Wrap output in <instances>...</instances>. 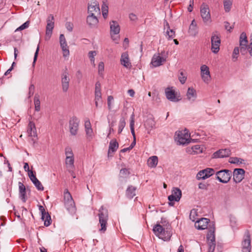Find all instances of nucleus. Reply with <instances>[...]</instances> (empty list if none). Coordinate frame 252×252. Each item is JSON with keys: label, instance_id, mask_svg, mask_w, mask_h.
I'll use <instances>...</instances> for the list:
<instances>
[{"label": "nucleus", "instance_id": "f257e3e1", "mask_svg": "<svg viewBox=\"0 0 252 252\" xmlns=\"http://www.w3.org/2000/svg\"><path fill=\"white\" fill-rule=\"evenodd\" d=\"M215 226L214 222H210L209 225L208 232L207 235L208 245V252H214L215 247Z\"/></svg>", "mask_w": 252, "mask_h": 252}, {"label": "nucleus", "instance_id": "f03ea898", "mask_svg": "<svg viewBox=\"0 0 252 252\" xmlns=\"http://www.w3.org/2000/svg\"><path fill=\"white\" fill-rule=\"evenodd\" d=\"M98 217L99 222L101 226L99 231L104 233L106 230L108 220V212L103 206H101L99 210Z\"/></svg>", "mask_w": 252, "mask_h": 252}, {"label": "nucleus", "instance_id": "7ed1b4c3", "mask_svg": "<svg viewBox=\"0 0 252 252\" xmlns=\"http://www.w3.org/2000/svg\"><path fill=\"white\" fill-rule=\"evenodd\" d=\"M64 204L66 210L69 213L73 214L75 212L74 201L67 189H65L64 191Z\"/></svg>", "mask_w": 252, "mask_h": 252}, {"label": "nucleus", "instance_id": "20e7f679", "mask_svg": "<svg viewBox=\"0 0 252 252\" xmlns=\"http://www.w3.org/2000/svg\"><path fill=\"white\" fill-rule=\"evenodd\" d=\"M216 179L222 183H228L231 179V171L228 169H223L217 172Z\"/></svg>", "mask_w": 252, "mask_h": 252}, {"label": "nucleus", "instance_id": "39448f33", "mask_svg": "<svg viewBox=\"0 0 252 252\" xmlns=\"http://www.w3.org/2000/svg\"><path fill=\"white\" fill-rule=\"evenodd\" d=\"M182 196V191L178 188H173L172 190V194L168 196V199L169 202L168 204L169 206H173L174 205V201H179Z\"/></svg>", "mask_w": 252, "mask_h": 252}, {"label": "nucleus", "instance_id": "423d86ee", "mask_svg": "<svg viewBox=\"0 0 252 252\" xmlns=\"http://www.w3.org/2000/svg\"><path fill=\"white\" fill-rule=\"evenodd\" d=\"M217 33V32H213L211 36V49L215 54L219 51L220 45V37Z\"/></svg>", "mask_w": 252, "mask_h": 252}, {"label": "nucleus", "instance_id": "0eeeda50", "mask_svg": "<svg viewBox=\"0 0 252 252\" xmlns=\"http://www.w3.org/2000/svg\"><path fill=\"white\" fill-rule=\"evenodd\" d=\"M251 235L248 230H246L242 243V252H251Z\"/></svg>", "mask_w": 252, "mask_h": 252}, {"label": "nucleus", "instance_id": "6e6552de", "mask_svg": "<svg viewBox=\"0 0 252 252\" xmlns=\"http://www.w3.org/2000/svg\"><path fill=\"white\" fill-rule=\"evenodd\" d=\"M79 120L75 116L71 117L69 121V132L72 135H76L78 130Z\"/></svg>", "mask_w": 252, "mask_h": 252}, {"label": "nucleus", "instance_id": "1a4fd4ad", "mask_svg": "<svg viewBox=\"0 0 252 252\" xmlns=\"http://www.w3.org/2000/svg\"><path fill=\"white\" fill-rule=\"evenodd\" d=\"M200 14L204 23L211 21L209 6L205 3H203L200 6Z\"/></svg>", "mask_w": 252, "mask_h": 252}, {"label": "nucleus", "instance_id": "9d476101", "mask_svg": "<svg viewBox=\"0 0 252 252\" xmlns=\"http://www.w3.org/2000/svg\"><path fill=\"white\" fill-rule=\"evenodd\" d=\"M88 12L89 15H100V10L98 2L95 0L88 3Z\"/></svg>", "mask_w": 252, "mask_h": 252}, {"label": "nucleus", "instance_id": "9b49d317", "mask_svg": "<svg viewBox=\"0 0 252 252\" xmlns=\"http://www.w3.org/2000/svg\"><path fill=\"white\" fill-rule=\"evenodd\" d=\"M67 70V69L65 68V70L61 75L62 87L63 92H66L69 88L70 79Z\"/></svg>", "mask_w": 252, "mask_h": 252}, {"label": "nucleus", "instance_id": "f8f14e48", "mask_svg": "<svg viewBox=\"0 0 252 252\" xmlns=\"http://www.w3.org/2000/svg\"><path fill=\"white\" fill-rule=\"evenodd\" d=\"M59 39L60 46L63 52V56L66 57L69 55V51L65 38L63 34H60Z\"/></svg>", "mask_w": 252, "mask_h": 252}, {"label": "nucleus", "instance_id": "ddd939ff", "mask_svg": "<svg viewBox=\"0 0 252 252\" xmlns=\"http://www.w3.org/2000/svg\"><path fill=\"white\" fill-rule=\"evenodd\" d=\"M245 171L242 168H236L233 172V180L238 183L244 178Z\"/></svg>", "mask_w": 252, "mask_h": 252}, {"label": "nucleus", "instance_id": "4468645a", "mask_svg": "<svg viewBox=\"0 0 252 252\" xmlns=\"http://www.w3.org/2000/svg\"><path fill=\"white\" fill-rule=\"evenodd\" d=\"M110 28L111 38L113 40H115L116 39L114 35L119 33L120 31V26L117 21H112L110 22Z\"/></svg>", "mask_w": 252, "mask_h": 252}, {"label": "nucleus", "instance_id": "2eb2a0df", "mask_svg": "<svg viewBox=\"0 0 252 252\" xmlns=\"http://www.w3.org/2000/svg\"><path fill=\"white\" fill-rule=\"evenodd\" d=\"M165 61L166 57H161L159 54H155L152 58L151 64L154 67H158L162 65Z\"/></svg>", "mask_w": 252, "mask_h": 252}, {"label": "nucleus", "instance_id": "dca6fc26", "mask_svg": "<svg viewBox=\"0 0 252 252\" xmlns=\"http://www.w3.org/2000/svg\"><path fill=\"white\" fill-rule=\"evenodd\" d=\"M209 222H210L209 219L202 218L195 221V227L198 229L203 230L207 228Z\"/></svg>", "mask_w": 252, "mask_h": 252}, {"label": "nucleus", "instance_id": "f3484780", "mask_svg": "<svg viewBox=\"0 0 252 252\" xmlns=\"http://www.w3.org/2000/svg\"><path fill=\"white\" fill-rule=\"evenodd\" d=\"M231 155L229 149H220L215 152L213 155V158H223L228 157Z\"/></svg>", "mask_w": 252, "mask_h": 252}, {"label": "nucleus", "instance_id": "a211bd4d", "mask_svg": "<svg viewBox=\"0 0 252 252\" xmlns=\"http://www.w3.org/2000/svg\"><path fill=\"white\" fill-rule=\"evenodd\" d=\"M165 94L166 98L171 101L172 102H178L180 100L175 94V91L173 90H170L169 88H167L165 90Z\"/></svg>", "mask_w": 252, "mask_h": 252}, {"label": "nucleus", "instance_id": "6ab92c4d", "mask_svg": "<svg viewBox=\"0 0 252 252\" xmlns=\"http://www.w3.org/2000/svg\"><path fill=\"white\" fill-rule=\"evenodd\" d=\"M200 69L202 79L205 82L207 83L210 78L209 67L206 65H203L201 66Z\"/></svg>", "mask_w": 252, "mask_h": 252}, {"label": "nucleus", "instance_id": "aec40b11", "mask_svg": "<svg viewBox=\"0 0 252 252\" xmlns=\"http://www.w3.org/2000/svg\"><path fill=\"white\" fill-rule=\"evenodd\" d=\"M98 15H89L87 17V23L91 28L95 27L97 26L98 23V20L97 18Z\"/></svg>", "mask_w": 252, "mask_h": 252}, {"label": "nucleus", "instance_id": "412c9836", "mask_svg": "<svg viewBox=\"0 0 252 252\" xmlns=\"http://www.w3.org/2000/svg\"><path fill=\"white\" fill-rule=\"evenodd\" d=\"M19 197L23 202H26L27 197L26 196V189L25 185L21 182L18 183Z\"/></svg>", "mask_w": 252, "mask_h": 252}, {"label": "nucleus", "instance_id": "4be33fe9", "mask_svg": "<svg viewBox=\"0 0 252 252\" xmlns=\"http://www.w3.org/2000/svg\"><path fill=\"white\" fill-rule=\"evenodd\" d=\"M119 147V144L116 139L112 140L109 143L108 151V157H112L111 154L115 152Z\"/></svg>", "mask_w": 252, "mask_h": 252}, {"label": "nucleus", "instance_id": "5701e85b", "mask_svg": "<svg viewBox=\"0 0 252 252\" xmlns=\"http://www.w3.org/2000/svg\"><path fill=\"white\" fill-rule=\"evenodd\" d=\"M121 62V64L126 68H130L131 66L128 58V54L127 52H124L122 54Z\"/></svg>", "mask_w": 252, "mask_h": 252}, {"label": "nucleus", "instance_id": "b1692460", "mask_svg": "<svg viewBox=\"0 0 252 252\" xmlns=\"http://www.w3.org/2000/svg\"><path fill=\"white\" fill-rule=\"evenodd\" d=\"M28 133L29 136L35 138L37 136L35 124L32 121L28 124Z\"/></svg>", "mask_w": 252, "mask_h": 252}, {"label": "nucleus", "instance_id": "393cba45", "mask_svg": "<svg viewBox=\"0 0 252 252\" xmlns=\"http://www.w3.org/2000/svg\"><path fill=\"white\" fill-rule=\"evenodd\" d=\"M178 141L180 145H184L189 142L188 134H183L181 132H179L178 134Z\"/></svg>", "mask_w": 252, "mask_h": 252}, {"label": "nucleus", "instance_id": "a878e982", "mask_svg": "<svg viewBox=\"0 0 252 252\" xmlns=\"http://www.w3.org/2000/svg\"><path fill=\"white\" fill-rule=\"evenodd\" d=\"M153 231L157 236L163 235L165 234L164 228L160 224H156L153 228Z\"/></svg>", "mask_w": 252, "mask_h": 252}, {"label": "nucleus", "instance_id": "bb28decb", "mask_svg": "<svg viewBox=\"0 0 252 252\" xmlns=\"http://www.w3.org/2000/svg\"><path fill=\"white\" fill-rule=\"evenodd\" d=\"M187 96L189 100L194 101L196 97L195 90L192 88H189L187 93Z\"/></svg>", "mask_w": 252, "mask_h": 252}, {"label": "nucleus", "instance_id": "cd10ccee", "mask_svg": "<svg viewBox=\"0 0 252 252\" xmlns=\"http://www.w3.org/2000/svg\"><path fill=\"white\" fill-rule=\"evenodd\" d=\"M136 188L132 186H129L126 190V195L129 198H132L135 195Z\"/></svg>", "mask_w": 252, "mask_h": 252}, {"label": "nucleus", "instance_id": "c85d7f7f", "mask_svg": "<svg viewBox=\"0 0 252 252\" xmlns=\"http://www.w3.org/2000/svg\"><path fill=\"white\" fill-rule=\"evenodd\" d=\"M189 32L191 35L195 36L197 33V25L195 20H193L189 27Z\"/></svg>", "mask_w": 252, "mask_h": 252}, {"label": "nucleus", "instance_id": "c756f323", "mask_svg": "<svg viewBox=\"0 0 252 252\" xmlns=\"http://www.w3.org/2000/svg\"><path fill=\"white\" fill-rule=\"evenodd\" d=\"M158 158L157 156H152L148 160V165L150 167H155L158 164Z\"/></svg>", "mask_w": 252, "mask_h": 252}, {"label": "nucleus", "instance_id": "7c9ffc66", "mask_svg": "<svg viewBox=\"0 0 252 252\" xmlns=\"http://www.w3.org/2000/svg\"><path fill=\"white\" fill-rule=\"evenodd\" d=\"M233 0H223L224 9L225 12H229L232 8Z\"/></svg>", "mask_w": 252, "mask_h": 252}, {"label": "nucleus", "instance_id": "2f4dec72", "mask_svg": "<svg viewBox=\"0 0 252 252\" xmlns=\"http://www.w3.org/2000/svg\"><path fill=\"white\" fill-rule=\"evenodd\" d=\"M74 157H66L65 158V164L67 169L74 168Z\"/></svg>", "mask_w": 252, "mask_h": 252}, {"label": "nucleus", "instance_id": "473e14b6", "mask_svg": "<svg viewBox=\"0 0 252 252\" xmlns=\"http://www.w3.org/2000/svg\"><path fill=\"white\" fill-rule=\"evenodd\" d=\"M155 125L156 122L152 118H148L145 123V126L147 129H151L155 126Z\"/></svg>", "mask_w": 252, "mask_h": 252}, {"label": "nucleus", "instance_id": "72a5a7b5", "mask_svg": "<svg viewBox=\"0 0 252 252\" xmlns=\"http://www.w3.org/2000/svg\"><path fill=\"white\" fill-rule=\"evenodd\" d=\"M244 44H248V40L245 32H242L239 38V45L243 46Z\"/></svg>", "mask_w": 252, "mask_h": 252}, {"label": "nucleus", "instance_id": "f704fd0d", "mask_svg": "<svg viewBox=\"0 0 252 252\" xmlns=\"http://www.w3.org/2000/svg\"><path fill=\"white\" fill-rule=\"evenodd\" d=\"M34 104L35 110L38 112L40 110V101L39 99V95L36 94L34 97Z\"/></svg>", "mask_w": 252, "mask_h": 252}, {"label": "nucleus", "instance_id": "c9c22d12", "mask_svg": "<svg viewBox=\"0 0 252 252\" xmlns=\"http://www.w3.org/2000/svg\"><path fill=\"white\" fill-rule=\"evenodd\" d=\"M134 114L133 113L130 117V128L131 134L133 137V138H136L135 132H134Z\"/></svg>", "mask_w": 252, "mask_h": 252}, {"label": "nucleus", "instance_id": "e433bc0d", "mask_svg": "<svg viewBox=\"0 0 252 252\" xmlns=\"http://www.w3.org/2000/svg\"><path fill=\"white\" fill-rule=\"evenodd\" d=\"M95 105L98 107L99 103H102L101 93H95Z\"/></svg>", "mask_w": 252, "mask_h": 252}, {"label": "nucleus", "instance_id": "4c0bfd02", "mask_svg": "<svg viewBox=\"0 0 252 252\" xmlns=\"http://www.w3.org/2000/svg\"><path fill=\"white\" fill-rule=\"evenodd\" d=\"M203 170L205 174V177H207V178H209L215 173V171L213 168H207L205 169H203Z\"/></svg>", "mask_w": 252, "mask_h": 252}, {"label": "nucleus", "instance_id": "58836bf2", "mask_svg": "<svg viewBox=\"0 0 252 252\" xmlns=\"http://www.w3.org/2000/svg\"><path fill=\"white\" fill-rule=\"evenodd\" d=\"M244 161V159L241 158H239L237 157H232L229 159V162L231 163L238 164L242 163Z\"/></svg>", "mask_w": 252, "mask_h": 252}, {"label": "nucleus", "instance_id": "ea45409f", "mask_svg": "<svg viewBox=\"0 0 252 252\" xmlns=\"http://www.w3.org/2000/svg\"><path fill=\"white\" fill-rule=\"evenodd\" d=\"M101 9H102V15H103L104 18L105 19V18H106V17H107V15H108V7L107 5H106L105 4L104 2H103V4L102 5Z\"/></svg>", "mask_w": 252, "mask_h": 252}, {"label": "nucleus", "instance_id": "a19ab883", "mask_svg": "<svg viewBox=\"0 0 252 252\" xmlns=\"http://www.w3.org/2000/svg\"><path fill=\"white\" fill-rule=\"evenodd\" d=\"M44 221V225L46 226H49L51 223V219L50 215L48 212L46 213L45 215V219L44 220H43Z\"/></svg>", "mask_w": 252, "mask_h": 252}, {"label": "nucleus", "instance_id": "79ce46f5", "mask_svg": "<svg viewBox=\"0 0 252 252\" xmlns=\"http://www.w3.org/2000/svg\"><path fill=\"white\" fill-rule=\"evenodd\" d=\"M126 126V122L124 118H122L119 123L118 133H121Z\"/></svg>", "mask_w": 252, "mask_h": 252}, {"label": "nucleus", "instance_id": "37998d69", "mask_svg": "<svg viewBox=\"0 0 252 252\" xmlns=\"http://www.w3.org/2000/svg\"><path fill=\"white\" fill-rule=\"evenodd\" d=\"M210 184L206 182H201L198 184V188L201 189L207 190Z\"/></svg>", "mask_w": 252, "mask_h": 252}, {"label": "nucleus", "instance_id": "c03bdc74", "mask_svg": "<svg viewBox=\"0 0 252 252\" xmlns=\"http://www.w3.org/2000/svg\"><path fill=\"white\" fill-rule=\"evenodd\" d=\"M166 34L168 36V39L169 40L173 39L175 37V32L173 30H167Z\"/></svg>", "mask_w": 252, "mask_h": 252}, {"label": "nucleus", "instance_id": "a18cd8bd", "mask_svg": "<svg viewBox=\"0 0 252 252\" xmlns=\"http://www.w3.org/2000/svg\"><path fill=\"white\" fill-rule=\"evenodd\" d=\"M32 183L38 190H43L44 187H43L41 182L38 179H37Z\"/></svg>", "mask_w": 252, "mask_h": 252}, {"label": "nucleus", "instance_id": "49530a36", "mask_svg": "<svg viewBox=\"0 0 252 252\" xmlns=\"http://www.w3.org/2000/svg\"><path fill=\"white\" fill-rule=\"evenodd\" d=\"M179 80L181 84H184L187 80V76L183 71H181L179 76Z\"/></svg>", "mask_w": 252, "mask_h": 252}, {"label": "nucleus", "instance_id": "de8ad7c7", "mask_svg": "<svg viewBox=\"0 0 252 252\" xmlns=\"http://www.w3.org/2000/svg\"><path fill=\"white\" fill-rule=\"evenodd\" d=\"M205 172L203 170H202L197 173L196 178L198 180H200L201 179L205 180L207 178V177H205Z\"/></svg>", "mask_w": 252, "mask_h": 252}, {"label": "nucleus", "instance_id": "09e8293b", "mask_svg": "<svg viewBox=\"0 0 252 252\" xmlns=\"http://www.w3.org/2000/svg\"><path fill=\"white\" fill-rule=\"evenodd\" d=\"M239 53V48L238 47H236L234 48L233 52V55H232V58L233 61L235 62L237 60L238 58V55Z\"/></svg>", "mask_w": 252, "mask_h": 252}, {"label": "nucleus", "instance_id": "8fccbe9b", "mask_svg": "<svg viewBox=\"0 0 252 252\" xmlns=\"http://www.w3.org/2000/svg\"><path fill=\"white\" fill-rule=\"evenodd\" d=\"M249 45L248 44H244L243 46H240L239 51L242 55H245L248 50Z\"/></svg>", "mask_w": 252, "mask_h": 252}, {"label": "nucleus", "instance_id": "3c124183", "mask_svg": "<svg viewBox=\"0 0 252 252\" xmlns=\"http://www.w3.org/2000/svg\"><path fill=\"white\" fill-rule=\"evenodd\" d=\"M96 54L95 51H91L89 52V57L90 59L91 62L94 65V56Z\"/></svg>", "mask_w": 252, "mask_h": 252}, {"label": "nucleus", "instance_id": "603ef678", "mask_svg": "<svg viewBox=\"0 0 252 252\" xmlns=\"http://www.w3.org/2000/svg\"><path fill=\"white\" fill-rule=\"evenodd\" d=\"M197 215V213L195 210L192 209L191 210L190 215H189V219L192 221H195L196 220V216Z\"/></svg>", "mask_w": 252, "mask_h": 252}, {"label": "nucleus", "instance_id": "864d4df0", "mask_svg": "<svg viewBox=\"0 0 252 252\" xmlns=\"http://www.w3.org/2000/svg\"><path fill=\"white\" fill-rule=\"evenodd\" d=\"M29 25H30V22L28 21L26 22L25 23H24L23 24H22L21 26H20L19 28H18L16 30V31L23 30L28 28L29 26Z\"/></svg>", "mask_w": 252, "mask_h": 252}, {"label": "nucleus", "instance_id": "5fc2aeb1", "mask_svg": "<svg viewBox=\"0 0 252 252\" xmlns=\"http://www.w3.org/2000/svg\"><path fill=\"white\" fill-rule=\"evenodd\" d=\"M104 69V65L103 62H100L98 65V74L101 75L103 73Z\"/></svg>", "mask_w": 252, "mask_h": 252}, {"label": "nucleus", "instance_id": "6e6d98bb", "mask_svg": "<svg viewBox=\"0 0 252 252\" xmlns=\"http://www.w3.org/2000/svg\"><path fill=\"white\" fill-rule=\"evenodd\" d=\"M65 154L66 157H74L72 149L70 147H66L65 149Z\"/></svg>", "mask_w": 252, "mask_h": 252}, {"label": "nucleus", "instance_id": "4d7b16f0", "mask_svg": "<svg viewBox=\"0 0 252 252\" xmlns=\"http://www.w3.org/2000/svg\"><path fill=\"white\" fill-rule=\"evenodd\" d=\"M39 210L41 213V219L42 220H44L45 219V215L47 212H46L44 208L42 205L39 206Z\"/></svg>", "mask_w": 252, "mask_h": 252}, {"label": "nucleus", "instance_id": "13d9d810", "mask_svg": "<svg viewBox=\"0 0 252 252\" xmlns=\"http://www.w3.org/2000/svg\"><path fill=\"white\" fill-rule=\"evenodd\" d=\"M224 27L225 29L228 31L229 32H231V30L233 29V26H230V24L228 22H224Z\"/></svg>", "mask_w": 252, "mask_h": 252}, {"label": "nucleus", "instance_id": "bf43d9fd", "mask_svg": "<svg viewBox=\"0 0 252 252\" xmlns=\"http://www.w3.org/2000/svg\"><path fill=\"white\" fill-rule=\"evenodd\" d=\"M114 99L112 95H109L107 97V104L109 110L111 109V101Z\"/></svg>", "mask_w": 252, "mask_h": 252}, {"label": "nucleus", "instance_id": "052dcab7", "mask_svg": "<svg viewBox=\"0 0 252 252\" xmlns=\"http://www.w3.org/2000/svg\"><path fill=\"white\" fill-rule=\"evenodd\" d=\"M65 27L67 30L69 32H72L73 30V25L72 23L68 22L65 24Z\"/></svg>", "mask_w": 252, "mask_h": 252}, {"label": "nucleus", "instance_id": "680f3d73", "mask_svg": "<svg viewBox=\"0 0 252 252\" xmlns=\"http://www.w3.org/2000/svg\"><path fill=\"white\" fill-rule=\"evenodd\" d=\"M86 135L88 138H92L93 131L92 128L85 129Z\"/></svg>", "mask_w": 252, "mask_h": 252}, {"label": "nucleus", "instance_id": "e2e57ef3", "mask_svg": "<svg viewBox=\"0 0 252 252\" xmlns=\"http://www.w3.org/2000/svg\"><path fill=\"white\" fill-rule=\"evenodd\" d=\"M192 149L194 153H198L199 152H202V150L200 149V146L198 145L193 146Z\"/></svg>", "mask_w": 252, "mask_h": 252}, {"label": "nucleus", "instance_id": "0e129e2a", "mask_svg": "<svg viewBox=\"0 0 252 252\" xmlns=\"http://www.w3.org/2000/svg\"><path fill=\"white\" fill-rule=\"evenodd\" d=\"M120 174L124 176H127L130 173L126 168H123L120 170Z\"/></svg>", "mask_w": 252, "mask_h": 252}, {"label": "nucleus", "instance_id": "69168bd1", "mask_svg": "<svg viewBox=\"0 0 252 252\" xmlns=\"http://www.w3.org/2000/svg\"><path fill=\"white\" fill-rule=\"evenodd\" d=\"M54 27V23H48L46 26V31H52Z\"/></svg>", "mask_w": 252, "mask_h": 252}, {"label": "nucleus", "instance_id": "338daca9", "mask_svg": "<svg viewBox=\"0 0 252 252\" xmlns=\"http://www.w3.org/2000/svg\"><path fill=\"white\" fill-rule=\"evenodd\" d=\"M95 93H101V85L98 82H97L95 84Z\"/></svg>", "mask_w": 252, "mask_h": 252}, {"label": "nucleus", "instance_id": "774afa93", "mask_svg": "<svg viewBox=\"0 0 252 252\" xmlns=\"http://www.w3.org/2000/svg\"><path fill=\"white\" fill-rule=\"evenodd\" d=\"M248 50L250 56L252 57V38H251V43L249 45Z\"/></svg>", "mask_w": 252, "mask_h": 252}]
</instances>
